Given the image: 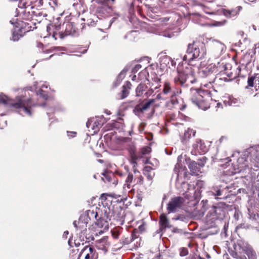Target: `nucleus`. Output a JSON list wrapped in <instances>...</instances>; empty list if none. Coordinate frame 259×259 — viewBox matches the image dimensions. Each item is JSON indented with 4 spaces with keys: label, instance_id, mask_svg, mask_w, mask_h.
<instances>
[{
    "label": "nucleus",
    "instance_id": "nucleus-1",
    "mask_svg": "<svg viewBox=\"0 0 259 259\" xmlns=\"http://www.w3.org/2000/svg\"><path fill=\"white\" fill-rule=\"evenodd\" d=\"M206 54L204 44L199 41H193L189 44L186 54L183 57V60L188 62L189 65H192L193 61H198L204 57ZM176 84L183 87H189L196 81L194 75V69L191 66L186 67L183 70H178V74L174 78Z\"/></svg>",
    "mask_w": 259,
    "mask_h": 259
},
{
    "label": "nucleus",
    "instance_id": "nucleus-2",
    "mask_svg": "<svg viewBox=\"0 0 259 259\" xmlns=\"http://www.w3.org/2000/svg\"><path fill=\"white\" fill-rule=\"evenodd\" d=\"M27 91H24L25 96H17L15 99L10 98L3 93L0 94V104L7 107L17 110L23 116L32 115L31 107L34 105L31 98H26Z\"/></svg>",
    "mask_w": 259,
    "mask_h": 259
},
{
    "label": "nucleus",
    "instance_id": "nucleus-3",
    "mask_svg": "<svg viewBox=\"0 0 259 259\" xmlns=\"http://www.w3.org/2000/svg\"><path fill=\"white\" fill-rule=\"evenodd\" d=\"M52 30V36L57 39L58 36L62 39L66 36L71 35L76 36L78 34L76 28L73 23L70 22H64L62 24H55L54 25L48 26L47 31L51 34Z\"/></svg>",
    "mask_w": 259,
    "mask_h": 259
},
{
    "label": "nucleus",
    "instance_id": "nucleus-4",
    "mask_svg": "<svg viewBox=\"0 0 259 259\" xmlns=\"http://www.w3.org/2000/svg\"><path fill=\"white\" fill-rule=\"evenodd\" d=\"M211 97V93L208 90L194 89H190V100L199 108L206 110L209 108L208 104L206 103L207 98Z\"/></svg>",
    "mask_w": 259,
    "mask_h": 259
},
{
    "label": "nucleus",
    "instance_id": "nucleus-5",
    "mask_svg": "<svg viewBox=\"0 0 259 259\" xmlns=\"http://www.w3.org/2000/svg\"><path fill=\"white\" fill-rule=\"evenodd\" d=\"M217 72V69L215 65L213 64H209L206 67L199 68L198 74L201 77L207 78L209 83H211L213 82L218 78L215 76Z\"/></svg>",
    "mask_w": 259,
    "mask_h": 259
},
{
    "label": "nucleus",
    "instance_id": "nucleus-6",
    "mask_svg": "<svg viewBox=\"0 0 259 259\" xmlns=\"http://www.w3.org/2000/svg\"><path fill=\"white\" fill-rule=\"evenodd\" d=\"M107 212V211H104V216L99 217L98 211H84L83 213L81 214L78 222V224H81L82 227H83L84 224L88 223L89 220L94 218L98 221L101 220L107 222V220L109 219L108 217L106 216Z\"/></svg>",
    "mask_w": 259,
    "mask_h": 259
},
{
    "label": "nucleus",
    "instance_id": "nucleus-7",
    "mask_svg": "<svg viewBox=\"0 0 259 259\" xmlns=\"http://www.w3.org/2000/svg\"><path fill=\"white\" fill-rule=\"evenodd\" d=\"M188 195L186 194L185 198L177 196L171 198L167 205V210H174L177 209H181L186 205V200H190Z\"/></svg>",
    "mask_w": 259,
    "mask_h": 259
},
{
    "label": "nucleus",
    "instance_id": "nucleus-8",
    "mask_svg": "<svg viewBox=\"0 0 259 259\" xmlns=\"http://www.w3.org/2000/svg\"><path fill=\"white\" fill-rule=\"evenodd\" d=\"M108 195L107 194H103L99 200L98 204H95L92 207V210H113L114 208L112 205L111 201L107 199L105 196Z\"/></svg>",
    "mask_w": 259,
    "mask_h": 259
},
{
    "label": "nucleus",
    "instance_id": "nucleus-9",
    "mask_svg": "<svg viewBox=\"0 0 259 259\" xmlns=\"http://www.w3.org/2000/svg\"><path fill=\"white\" fill-rule=\"evenodd\" d=\"M162 93L164 95H169L170 97V102L173 105L177 104L178 103L177 96L181 93V91L179 90H173L170 83L168 82H164Z\"/></svg>",
    "mask_w": 259,
    "mask_h": 259
},
{
    "label": "nucleus",
    "instance_id": "nucleus-10",
    "mask_svg": "<svg viewBox=\"0 0 259 259\" xmlns=\"http://www.w3.org/2000/svg\"><path fill=\"white\" fill-rule=\"evenodd\" d=\"M226 46L222 42L213 39L210 42V51L215 58L220 57L225 51Z\"/></svg>",
    "mask_w": 259,
    "mask_h": 259
},
{
    "label": "nucleus",
    "instance_id": "nucleus-11",
    "mask_svg": "<svg viewBox=\"0 0 259 259\" xmlns=\"http://www.w3.org/2000/svg\"><path fill=\"white\" fill-rule=\"evenodd\" d=\"M98 257V253L93 247L85 246L79 252L77 259H97Z\"/></svg>",
    "mask_w": 259,
    "mask_h": 259
},
{
    "label": "nucleus",
    "instance_id": "nucleus-12",
    "mask_svg": "<svg viewBox=\"0 0 259 259\" xmlns=\"http://www.w3.org/2000/svg\"><path fill=\"white\" fill-rule=\"evenodd\" d=\"M105 122V118L103 116H98L95 118L89 120L86 123V125L88 128L91 127L94 131V133H97Z\"/></svg>",
    "mask_w": 259,
    "mask_h": 259
},
{
    "label": "nucleus",
    "instance_id": "nucleus-13",
    "mask_svg": "<svg viewBox=\"0 0 259 259\" xmlns=\"http://www.w3.org/2000/svg\"><path fill=\"white\" fill-rule=\"evenodd\" d=\"M154 168L150 166H146L144 167L143 174L146 178V181L145 182V187H149L151 186L153 178L155 175L153 171Z\"/></svg>",
    "mask_w": 259,
    "mask_h": 259
},
{
    "label": "nucleus",
    "instance_id": "nucleus-14",
    "mask_svg": "<svg viewBox=\"0 0 259 259\" xmlns=\"http://www.w3.org/2000/svg\"><path fill=\"white\" fill-rule=\"evenodd\" d=\"M97 16H99V19L102 18H106L112 15V9L108 5H105L98 7L96 10Z\"/></svg>",
    "mask_w": 259,
    "mask_h": 259
},
{
    "label": "nucleus",
    "instance_id": "nucleus-15",
    "mask_svg": "<svg viewBox=\"0 0 259 259\" xmlns=\"http://www.w3.org/2000/svg\"><path fill=\"white\" fill-rule=\"evenodd\" d=\"M248 150L251 157V162L252 166L259 168V146L251 147Z\"/></svg>",
    "mask_w": 259,
    "mask_h": 259
},
{
    "label": "nucleus",
    "instance_id": "nucleus-16",
    "mask_svg": "<svg viewBox=\"0 0 259 259\" xmlns=\"http://www.w3.org/2000/svg\"><path fill=\"white\" fill-rule=\"evenodd\" d=\"M207 151V147L202 143L201 140H199L196 143L193 145V149L191 153L193 155L203 154Z\"/></svg>",
    "mask_w": 259,
    "mask_h": 259
},
{
    "label": "nucleus",
    "instance_id": "nucleus-17",
    "mask_svg": "<svg viewBox=\"0 0 259 259\" xmlns=\"http://www.w3.org/2000/svg\"><path fill=\"white\" fill-rule=\"evenodd\" d=\"M48 85L46 82L43 83L41 81L38 82L37 81H35L34 83L33 89L36 91L38 88H40L39 91L36 92V95L42 98L45 100H47L48 98V94L44 91L42 89V88H47Z\"/></svg>",
    "mask_w": 259,
    "mask_h": 259
},
{
    "label": "nucleus",
    "instance_id": "nucleus-18",
    "mask_svg": "<svg viewBox=\"0 0 259 259\" xmlns=\"http://www.w3.org/2000/svg\"><path fill=\"white\" fill-rule=\"evenodd\" d=\"M155 102V99H149L144 104H140L137 105L133 110L134 113L137 114L139 113H143L147 111L150 107V106Z\"/></svg>",
    "mask_w": 259,
    "mask_h": 259
},
{
    "label": "nucleus",
    "instance_id": "nucleus-19",
    "mask_svg": "<svg viewBox=\"0 0 259 259\" xmlns=\"http://www.w3.org/2000/svg\"><path fill=\"white\" fill-rule=\"evenodd\" d=\"M107 237H104L96 242V246L101 250H107L110 245Z\"/></svg>",
    "mask_w": 259,
    "mask_h": 259
},
{
    "label": "nucleus",
    "instance_id": "nucleus-20",
    "mask_svg": "<svg viewBox=\"0 0 259 259\" xmlns=\"http://www.w3.org/2000/svg\"><path fill=\"white\" fill-rule=\"evenodd\" d=\"M187 169L185 166H182L179 163H177L174 169V175H176V179L178 180L182 176L185 177L186 175Z\"/></svg>",
    "mask_w": 259,
    "mask_h": 259
},
{
    "label": "nucleus",
    "instance_id": "nucleus-21",
    "mask_svg": "<svg viewBox=\"0 0 259 259\" xmlns=\"http://www.w3.org/2000/svg\"><path fill=\"white\" fill-rule=\"evenodd\" d=\"M131 86L132 84L129 81H126L125 83L122 86V90L120 93L121 99H123L128 96Z\"/></svg>",
    "mask_w": 259,
    "mask_h": 259
},
{
    "label": "nucleus",
    "instance_id": "nucleus-22",
    "mask_svg": "<svg viewBox=\"0 0 259 259\" xmlns=\"http://www.w3.org/2000/svg\"><path fill=\"white\" fill-rule=\"evenodd\" d=\"M189 168L192 175H197L200 171V166L194 161H191L188 165Z\"/></svg>",
    "mask_w": 259,
    "mask_h": 259
},
{
    "label": "nucleus",
    "instance_id": "nucleus-23",
    "mask_svg": "<svg viewBox=\"0 0 259 259\" xmlns=\"http://www.w3.org/2000/svg\"><path fill=\"white\" fill-rule=\"evenodd\" d=\"M249 56L246 55L244 57V58L241 59L240 61L241 65L238 67V69L240 70L241 69H245L247 66L250 63L249 61Z\"/></svg>",
    "mask_w": 259,
    "mask_h": 259
},
{
    "label": "nucleus",
    "instance_id": "nucleus-24",
    "mask_svg": "<svg viewBox=\"0 0 259 259\" xmlns=\"http://www.w3.org/2000/svg\"><path fill=\"white\" fill-rule=\"evenodd\" d=\"M195 134V132L190 128H188L187 131H186L184 134V137L183 138V142L184 140H188L192 137V136H194Z\"/></svg>",
    "mask_w": 259,
    "mask_h": 259
},
{
    "label": "nucleus",
    "instance_id": "nucleus-25",
    "mask_svg": "<svg viewBox=\"0 0 259 259\" xmlns=\"http://www.w3.org/2000/svg\"><path fill=\"white\" fill-rule=\"evenodd\" d=\"M159 223L161 228L165 229L166 227H168V221L164 214H161L160 215Z\"/></svg>",
    "mask_w": 259,
    "mask_h": 259
},
{
    "label": "nucleus",
    "instance_id": "nucleus-26",
    "mask_svg": "<svg viewBox=\"0 0 259 259\" xmlns=\"http://www.w3.org/2000/svg\"><path fill=\"white\" fill-rule=\"evenodd\" d=\"M146 86L142 83L139 84L136 89V94L137 97H141L145 91Z\"/></svg>",
    "mask_w": 259,
    "mask_h": 259
},
{
    "label": "nucleus",
    "instance_id": "nucleus-27",
    "mask_svg": "<svg viewBox=\"0 0 259 259\" xmlns=\"http://www.w3.org/2000/svg\"><path fill=\"white\" fill-rule=\"evenodd\" d=\"M98 19H99V16L96 15H93L91 18L87 19V24L90 26H94L98 22Z\"/></svg>",
    "mask_w": 259,
    "mask_h": 259
},
{
    "label": "nucleus",
    "instance_id": "nucleus-28",
    "mask_svg": "<svg viewBox=\"0 0 259 259\" xmlns=\"http://www.w3.org/2000/svg\"><path fill=\"white\" fill-rule=\"evenodd\" d=\"M141 157H142V156L138 157L135 154H133L131 155L130 162L133 165L135 172H136V167L137 165V161L139 158H141Z\"/></svg>",
    "mask_w": 259,
    "mask_h": 259
},
{
    "label": "nucleus",
    "instance_id": "nucleus-29",
    "mask_svg": "<svg viewBox=\"0 0 259 259\" xmlns=\"http://www.w3.org/2000/svg\"><path fill=\"white\" fill-rule=\"evenodd\" d=\"M133 180V175L131 174H128L127 177L125 180V183L124 185V188L127 187V189H130L131 187V183Z\"/></svg>",
    "mask_w": 259,
    "mask_h": 259
},
{
    "label": "nucleus",
    "instance_id": "nucleus-30",
    "mask_svg": "<svg viewBox=\"0 0 259 259\" xmlns=\"http://www.w3.org/2000/svg\"><path fill=\"white\" fill-rule=\"evenodd\" d=\"M161 65L163 64L166 66H168L170 68V64L171 66L173 65V61L171 60V58L168 57H165L163 58L161 60Z\"/></svg>",
    "mask_w": 259,
    "mask_h": 259
},
{
    "label": "nucleus",
    "instance_id": "nucleus-31",
    "mask_svg": "<svg viewBox=\"0 0 259 259\" xmlns=\"http://www.w3.org/2000/svg\"><path fill=\"white\" fill-rule=\"evenodd\" d=\"M247 168L249 169L248 165L244 163L242 164H240L239 166L238 167V171H234L232 172V175H234L237 172H241L242 171H245Z\"/></svg>",
    "mask_w": 259,
    "mask_h": 259
},
{
    "label": "nucleus",
    "instance_id": "nucleus-32",
    "mask_svg": "<svg viewBox=\"0 0 259 259\" xmlns=\"http://www.w3.org/2000/svg\"><path fill=\"white\" fill-rule=\"evenodd\" d=\"M238 14V11L236 9H233L231 10H228L225 12V15L229 18H232L236 16Z\"/></svg>",
    "mask_w": 259,
    "mask_h": 259
},
{
    "label": "nucleus",
    "instance_id": "nucleus-33",
    "mask_svg": "<svg viewBox=\"0 0 259 259\" xmlns=\"http://www.w3.org/2000/svg\"><path fill=\"white\" fill-rule=\"evenodd\" d=\"M248 214L250 219L259 221V214L257 211H248Z\"/></svg>",
    "mask_w": 259,
    "mask_h": 259
},
{
    "label": "nucleus",
    "instance_id": "nucleus-34",
    "mask_svg": "<svg viewBox=\"0 0 259 259\" xmlns=\"http://www.w3.org/2000/svg\"><path fill=\"white\" fill-rule=\"evenodd\" d=\"M243 246H241L242 248V250L245 251L246 253H248L249 252L252 253V248L247 243L244 244L243 243Z\"/></svg>",
    "mask_w": 259,
    "mask_h": 259
},
{
    "label": "nucleus",
    "instance_id": "nucleus-35",
    "mask_svg": "<svg viewBox=\"0 0 259 259\" xmlns=\"http://www.w3.org/2000/svg\"><path fill=\"white\" fill-rule=\"evenodd\" d=\"M104 177L102 178L103 180L105 182H111L112 177H113L112 174H103Z\"/></svg>",
    "mask_w": 259,
    "mask_h": 259
},
{
    "label": "nucleus",
    "instance_id": "nucleus-36",
    "mask_svg": "<svg viewBox=\"0 0 259 259\" xmlns=\"http://www.w3.org/2000/svg\"><path fill=\"white\" fill-rule=\"evenodd\" d=\"M22 37V35L20 34L17 30H15L13 32L12 40L13 41H18L20 37Z\"/></svg>",
    "mask_w": 259,
    "mask_h": 259
},
{
    "label": "nucleus",
    "instance_id": "nucleus-37",
    "mask_svg": "<svg viewBox=\"0 0 259 259\" xmlns=\"http://www.w3.org/2000/svg\"><path fill=\"white\" fill-rule=\"evenodd\" d=\"M151 149L149 146H145L141 150V153L142 155H146L151 152Z\"/></svg>",
    "mask_w": 259,
    "mask_h": 259
},
{
    "label": "nucleus",
    "instance_id": "nucleus-38",
    "mask_svg": "<svg viewBox=\"0 0 259 259\" xmlns=\"http://www.w3.org/2000/svg\"><path fill=\"white\" fill-rule=\"evenodd\" d=\"M126 72V71L125 70H123L120 72L117 76V81H118V82L120 83L122 80L125 76Z\"/></svg>",
    "mask_w": 259,
    "mask_h": 259
},
{
    "label": "nucleus",
    "instance_id": "nucleus-39",
    "mask_svg": "<svg viewBox=\"0 0 259 259\" xmlns=\"http://www.w3.org/2000/svg\"><path fill=\"white\" fill-rule=\"evenodd\" d=\"M93 2H95L96 3H98L99 4H101L102 6H104L105 5H108V3L110 1H111L112 2H113L114 0H92Z\"/></svg>",
    "mask_w": 259,
    "mask_h": 259
},
{
    "label": "nucleus",
    "instance_id": "nucleus-40",
    "mask_svg": "<svg viewBox=\"0 0 259 259\" xmlns=\"http://www.w3.org/2000/svg\"><path fill=\"white\" fill-rule=\"evenodd\" d=\"M229 105L231 106L235 105L236 104L238 103V101L237 99L234 98L233 97L229 98Z\"/></svg>",
    "mask_w": 259,
    "mask_h": 259
},
{
    "label": "nucleus",
    "instance_id": "nucleus-41",
    "mask_svg": "<svg viewBox=\"0 0 259 259\" xmlns=\"http://www.w3.org/2000/svg\"><path fill=\"white\" fill-rule=\"evenodd\" d=\"M255 79V77L253 76H250L248 78L247 83L248 87H252L253 86V81Z\"/></svg>",
    "mask_w": 259,
    "mask_h": 259
},
{
    "label": "nucleus",
    "instance_id": "nucleus-42",
    "mask_svg": "<svg viewBox=\"0 0 259 259\" xmlns=\"http://www.w3.org/2000/svg\"><path fill=\"white\" fill-rule=\"evenodd\" d=\"M180 255L182 256H186L188 253V251L186 248H181L180 249Z\"/></svg>",
    "mask_w": 259,
    "mask_h": 259
},
{
    "label": "nucleus",
    "instance_id": "nucleus-43",
    "mask_svg": "<svg viewBox=\"0 0 259 259\" xmlns=\"http://www.w3.org/2000/svg\"><path fill=\"white\" fill-rule=\"evenodd\" d=\"M206 158L205 157H203L201 159H199L198 162L197 163V164H199V166H200V168H201L202 167L206 162Z\"/></svg>",
    "mask_w": 259,
    "mask_h": 259
},
{
    "label": "nucleus",
    "instance_id": "nucleus-44",
    "mask_svg": "<svg viewBox=\"0 0 259 259\" xmlns=\"http://www.w3.org/2000/svg\"><path fill=\"white\" fill-rule=\"evenodd\" d=\"M137 183L140 185H143L145 186V182H144V178L142 176H140L138 178Z\"/></svg>",
    "mask_w": 259,
    "mask_h": 259
},
{
    "label": "nucleus",
    "instance_id": "nucleus-45",
    "mask_svg": "<svg viewBox=\"0 0 259 259\" xmlns=\"http://www.w3.org/2000/svg\"><path fill=\"white\" fill-rule=\"evenodd\" d=\"M141 65L140 64H137L132 69V72L136 73L141 68Z\"/></svg>",
    "mask_w": 259,
    "mask_h": 259
},
{
    "label": "nucleus",
    "instance_id": "nucleus-46",
    "mask_svg": "<svg viewBox=\"0 0 259 259\" xmlns=\"http://www.w3.org/2000/svg\"><path fill=\"white\" fill-rule=\"evenodd\" d=\"M146 224L142 222V224L139 226V230L140 232H142L145 230Z\"/></svg>",
    "mask_w": 259,
    "mask_h": 259
},
{
    "label": "nucleus",
    "instance_id": "nucleus-47",
    "mask_svg": "<svg viewBox=\"0 0 259 259\" xmlns=\"http://www.w3.org/2000/svg\"><path fill=\"white\" fill-rule=\"evenodd\" d=\"M76 133L75 132H67V136L69 138H74L76 136Z\"/></svg>",
    "mask_w": 259,
    "mask_h": 259
},
{
    "label": "nucleus",
    "instance_id": "nucleus-48",
    "mask_svg": "<svg viewBox=\"0 0 259 259\" xmlns=\"http://www.w3.org/2000/svg\"><path fill=\"white\" fill-rule=\"evenodd\" d=\"M137 33V32L136 31H131L125 36V38L134 36V35H135V34H136Z\"/></svg>",
    "mask_w": 259,
    "mask_h": 259
},
{
    "label": "nucleus",
    "instance_id": "nucleus-49",
    "mask_svg": "<svg viewBox=\"0 0 259 259\" xmlns=\"http://www.w3.org/2000/svg\"><path fill=\"white\" fill-rule=\"evenodd\" d=\"M207 203H208V201L207 200H202L201 201V203L202 204V206H203L204 209H208V207L206 206V205L207 204Z\"/></svg>",
    "mask_w": 259,
    "mask_h": 259
},
{
    "label": "nucleus",
    "instance_id": "nucleus-50",
    "mask_svg": "<svg viewBox=\"0 0 259 259\" xmlns=\"http://www.w3.org/2000/svg\"><path fill=\"white\" fill-rule=\"evenodd\" d=\"M112 236L115 239H117L119 236V233L118 232L114 231L112 232Z\"/></svg>",
    "mask_w": 259,
    "mask_h": 259
},
{
    "label": "nucleus",
    "instance_id": "nucleus-51",
    "mask_svg": "<svg viewBox=\"0 0 259 259\" xmlns=\"http://www.w3.org/2000/svg\"><path fill=\"white\" fill-rule=\"evenodd\" d=\"M163 36H165V37H169V38H171V37H173L174 36V33L173 32L165 33L163 34Z\"/></svg>",
    "mask_w": 259,
    "mask_h": 259
},
{
    "label": "nucleus",
    "instance_id": "nucleus-52",
    "mask_svg": "<svg viewBox=\"0 0 259 259\" xmlns=\"http://www.w3.org/2000/svg\"><path fill=\"white\" fill-rule=\"evenodd\" d=\"M240 211H235V213L234 214V217L235 218L236 220H238L239 217V215L240 214Z\"/></svg>",
    "mask_w": 259,
    "mask_h": 259
},
{
    "label": "nucleus",
    "instance_id": "nucleus-53",
    "mask_svg": "<svg viewBox=\"0 0 259 259\" xmlns=\"http://www.w3.org/2000/svg\"><path fill=\"white\" fill-rule=\"evenodd\" d=\"M77 221H74V222H73V224L74 226L76 228L82 227V225H81V224H78V225H79V226H77Z\"/></svg>",
    "mask_w": 259,
    "mask_h": 259
},
{
    "label": "nucleus",
    "instance_id": "nucleus-54",
    "mask_svg": "<svg viewBox=\"0 0 259 259\" xmlns=\"http://www.w3.org/2000/svg\"><path fill=\"white\" fill-rule=\"evenodd\" d=\"M155 101L156 100H164V99L161 97V94H159L156 96Z\"/></svg>",
    "mask_w": 259,
    "mask_h": 259
},
{
    "label": "nucleus",
    "instance_id": "nucleus-55",
    "mask_svg": "<svg viewBox=\"0 0 259 259\" xmlns=\"http://www.w3.org/2000/svg\"><path fill=\"white\" fill-rule=\"evenodd\" d=\"M174 219L176 220H181V221H184L185 220V218L183 217L182 216H179L176 218H174Z\"/></svg>",
    "mask_w": 259,
    "mask_h": 259
},
{
    "label": "nucleus",
    "instance_id": "nucleus-56",
    "mask_svg": "<svg viewBox=\"0 0 259 259\" xmlns=\"http://www.w3.org/2000/svg\"><path fill=\"white\" fill-rule=\"evenodd\" d=\"M222 195V191L220 189L216 191V193H214V195L215 196H221Z\"/></svg>",
    "mask_w": 259,
    "mask_h": 259
},
{
    "label": "nucleus",
    "instance_id": "nucleus-57",
    "mask_svg": "<svg viewBox=\"0 0 259 259\" xmlns=\"http://www.w3.org/2000/svg\"><path fill=\"white\" fill-rule=\"evenodd\" d=\"M53 50L56 51H62L64 50V49L62 47H54Z\"/></svg>",
    "mask_w": 259,
    "mask_h": 259
},
{
    "label": "nucleus",
    "instance_id": "nucleus-58",
    "mask_svg": "<svg viewBox=\"0 0 259 259\" xmlns=\"http://www.w3.org/2000/svg\"><path fill=\"white\" fill-rule=\"evenodd\" d=\"M68 234V231H65L63 233V237H64L65 238H67Z\"/></svg>",
    "mask_w": 259,
    "mask_h": 259
},
{
    "label": "nucleus",
    "instance_id": "nucleus-59",
    "mask_svg": "<svg viewBox=\"0 0 259 259\" xmlns=\"http://www.w3.org/2000/svg\"><path fill=\"white\" fill-rule=\"evenodd\" d=\"M243 227L245 228L244 224H241L240 225H238V226L236 227V229H239Z\"/></svg>",
    "mask_w": 259,
    "mask_h": 259
},
{
    "label": "nucleus",
    "instance_id": "nucleus-60",
    "mask_svg": "<svg viewBox=\"0 0 259 259\" xmlns=\"http://www.w3.org/2000/svg\"><path fill=\"white\" fill-rule=\"evenodd\" d=\"M163 229H164V228H161V227H160V228H159L158 230H157L156 231V233H157V234L160 233L162 231V230Z\"/></svg>",
    "mask_w": 259,
    "mask_h": 259
},
{
    "label": "nucleus",
    "instance_id": "nucleus-61",
    "mask_svg": "<svg viewBox=\"0 0 259 259\" xmlns=\"http://www.w3.org/2000/svg\"><path fill=\"white\" fill-rule=\"evenodd\" d=\"M217 108H222V104L221 103H218L216 106Z\"/></svg>",
    "mask_w": 259,
    "mask_h": 259
},
{
    "label": "nucleus",
    "instance_id": "nucleus-62",
    "mask_svg": "<svg viewBox=\"0 0 259 259\" xmlns=\"http://www.w3.org/2000/svg\"><path fill=\"white\" fill-rule=\"evenodd\" d=\"M136 78H137V76L136 75H133V76L132 77V80L133 81H135L136 80Z\"/></svg>",
    "mask_w": 259,
    "mask_h": 259
},
{
    "label": "nucleus",
    "instance_id": "nucleus-63",
    "mask_svg": "<svg viewBox=\"0 0 259 259\" xmlns=\"http://www.w3.org/2000/svg\"><path fill=\"white\" fill-rule=\"evenodd\" d=\"M153 91L152 90H149V91L146 93V94H147V95H148V94L150 95V94H152V93H153Z\"/></svg>",
    "mask_w": 259,
    "mask_h": 259
},
{
    "label": "nucleus",
    "instance_id": "nucleus-64",
    "mask_svg": "<svg viewBox=\"0 0 259 259\" xmlns=\"http://www.w3.org/2000/svg\"><path fill=\"white\" fill-rule=\"evenodd\" d=\"M145 163L151 164V162L149 161L148 159H146V161H145Z\"/></svg>",
    "mask_w": 259,
    "mask_h": 259
}]
</instances>
